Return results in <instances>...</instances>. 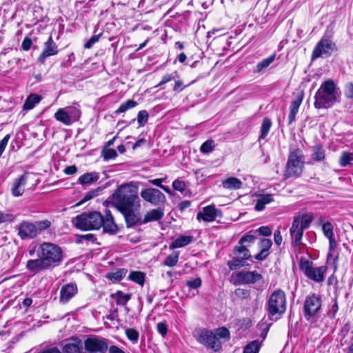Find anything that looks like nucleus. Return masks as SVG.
Instances as JSON below:
<instances>
[{"label": "nucleus", "mask_w": 353, "mask_h": 353, "mask_svg": "<svg viewBox=\"0 0 353 353\" xmlns=\"http://www.w3.org/2000/svg\"><path fill=\"white\" fill-rule=\"evenodd\" d=\"M145 274L140 271H132L128 275V279L134 283L143 285L145 282Z\"/></svg>", "instance_id": "31"}, {"label": "nucleus", "mask_w": 353, "mask_h": 353, "mask_svg": "<svg viewBox=\"0 0 353 353\" xmlns=\"http://www.w3.org/2000/svg\"><path fill=\"white\" fill-rule=\"evenodd\" d=\"M223 187L230 190H237L241 188L242 182L236 177H229L222 183Z\"/></svg>", "instance_id": "28"}, {"label": "nucleus", "mask_w": 353, "mask_h": 353, "mask_svg": "<svg viewBox=\"0 0 353 353\" xmlns=\"http://www.w3.org/2000/svg\"><path fill=\"white\" fill-rule=\"evenodd\" d=\"M72 223L81 230H99L103 225V215L97 211L83 212L72 218Z\"/></svg>", "instance_id": "3"}, {"label": "nucleus", "mask_w": 353, "mask_h": 353, "mask_svg": "<svg viewBox=\"0 0 353 353\" xmlns=\"http://www.w3.org/2000/svg\"><path fill=\"white\" fill-rule=\"evenodd\" d=\"M148 113L146 110L139 111L137 115V122L139 126H144L148 120Z\"/></svg>", "instance_id": "50"}, {"label": "nucleus", "mask_w": 353, "mask_h": 353, "mask_svg": "<svg viewBox=\"0 0 353 353\" xmlns=\"http://www.w3.org/2000/svg\"><path fill=\"white\" fill-rule=\"evenodd\" d=\"M272 245V241L268 239H262L259 243L260 252L254 258L258 261L264 260L270 254L269 250Z\"/></svg>", "instance_id": "22"}, {"label": "nucleus", "mask_w": 353, "mask_h": 353, "mask_svg": "<svg viewBox=\"0 0 353 353\" xmlns=\"http://www.w3.org/2000/svg\"><path fill=\"white\" fill-rule=\"evenodd\" d=\"M163 216V212L160 209H154L149 211L144 216L143 222L148 223L159 221Z\"/></svg>", "instance_id": "30"}, {"label": "nucleus", "mask_w": 353, "mask_h": 353, "mask_svg": "<svg viewBox=\"0 0 353 353\" xmlns=\"http://www.w3.org/2000/svg\"><path fill=\"white\" fill-rule=\"evenodd\" d=\"M187 285L192 289H196L201 285V280L200 278H196L187 282Z\"/></svg>", "instance_id": "61"}, {"label": "nucleus", "mask_w": 353, "mask_h": 353, "mask_svg": "<svg viewBox=\"0 0 353 353\" xmlns=\"http://www.w3.org/2000/svg\"><path fill=\"white\" fill-rule=\"evenodd\" d=\"M172 187L175 190L183 192L185 189V184L184 181L176 179L172 183Z\"/></svg>", "instance_id": "56"}, {"label": "nucleus", "mask_w": 353, "mask_h": 353, "mask_svg": "<svg viewBox=\"0 0 353 353\" xmlns=\"http://www.w3.org/2000/svg\"><path fill=\"white\" fill-rule=\"evenodd\" d=\"M102 227L105 232L114 233L117 230V226L110 210H105V215L103 216Z\"/></svg>", "instance_id": "23"}, {"label": "nucleus", "mask_w": 353, "mask_h": 353, "mask_svg": "<svg viewBox=\"0 0 353 353\" xmlns=\"http://www.w3.org/2000/svg\"><path fill=\"white\" fill-rule=\"evenodd\" d=\"M64 353H80L81 347L79 343H68L63 347Z\"/></svg>", "instance_id": "44"}, {"label": "nucleus", "mask_w": 353, "mask_h": 353, "mask_svg": "<svg viewBox=\"0 0 353 353\" xmlns=\"http://www.w3.org/2000/svg\"><path fill=\"white\" fill-rule=\"evenodd\" d=\"M322 300L319 295L312 294L306 297L304 303V314L306 318L314 316L321 307Z\"/></svg>", "instance_id": "11"}, {"label": "nucleus", "mask_w": 353, "mask_h": 353, "mask_svg": "<svg viewBox=\"0 0 353 353\" xmlns=\"http://www.w3.org/2000/svg\"><path fill=\"white\" fill-rule=\"evenodd\" d=\"M312 159L316 161H321L325 159V151L321 145H315L313 148Z\"/></svg>", "instance_id": "34"}, {"label": "nucleus", "mask_w": 353, "mask_h": 353, "mask_svg": "<svg viewBox=\"0 0 353 353\" xmlns=\"http://www.w3.org/2000/svg\"><path fill=\"white\" fill-rule=\"evenodd\" d=\"M77 293L76 284L68 283L63 285L60 291V302L68 303Z\"/></svg>", "instance_id": "20"}, {"label": "nucleus", "mask_w": 353, "mask_h": 353, "mask_svg": "<svg viewBox=\"0 0 353 353\" xmlns=\"http://www.w3.org/2000/svg\"><path fill=\"white\" fill-rule=\"evenodd\" d=\"M54 118L56 120L65 125H70L73 123L67 113V110H65V108L59 109L54 114Z\"/></svg>", "instance_id": "27"}, {"label": "nucleus", "mask_w": 353, "mask_h": 353, "mask_svg": "<svg viewBox=\"0 0 353 353\" xmlns=\"http://www.w3.org/2000/svg\"><path fill=\"white\" fill-rule=\"evenodd\" d=\"M112 296L115 298L117 304L121 305H125L130 299V294H125L121 291L117 292Z\"/></svg>", "instance_id": "35"}, {"label": "nucleus", "mask_w": 353, "mask_h": 353, "mask_svg": "<svg viewBox=\"0 0 353 353\" xmlns=\"http://www.w3.org/2000/svg\"><path fill=\"white\" fill-rule=\"evenodd\" d=\"M34 224L37 225V234H38L40 231L44 230H46L47 228H48L50 226L51 223L48 220H43V221L36 222V223H34Z\"/></svg>", "instance_id": "54"}, {"label": "nucleus", "mask_w": 353, "mask_h": 353, "mask_svg": "<svg viewBox=\"0 0 353 353\" xmlns=\"http://www.w3.org/2000/svg\"><path fill=\"white\" fill-rule=\"evenodd\" d=\"M27 180L28 176L26 174H24L14 180L11 187V193L13 196L19 197L23 195L25 191Z\"/></svg>", "instance_id": "18"}, {"label": "nucleus", "mask_w": 353, "mask_h": 353, "mask_svg": "<svg viewBox=\"0 0 353 353\" xmlns=\"http://www.w3.org/2000/svg\"><path fill=\"white\" fill-rule=\"evenodd\" d=\"M276 56L275 54H272L270 57L263 59L260 62H259L256 65V71L258 72H261L266 68H268L270 64H272L275 60Z\"/></svg>", "instance_id": "32"}, {"label": "nucleus", "mask_w": 353, "mask_h": 353, "mask_svg": "<svg viewBox=\"0 0 353 353\" xmlns=\"http://www.w3.org/2000/svg\"><path fill=\"white\" fill-rule=\"evenodd\" d=\"M256 234L253 233V232H250V234L247 235H244L241 238L239 241V245H243L245 243H252L256 239Z\"/></svg>", "instance_id": "53"}, {"label": "nucleus", "mask_w": 353, "mask_h": 353, "mask_svg": "<svg viewBox=\"0 0 353 353\" xmlns=\"http://www.w3.org/2000/svg\"><path fill=\"white\" fill-rule=\"evenodd\" d=\"M195 336L199 343L214 352H218L221 347V341L211 331L206 330L196 331Z\"/></svg>", "instance_id": "8"}, {"label": "nucleus", "mask_w": 353, "mask_h": 353, "mask_svg": "<svg viewBox=\"0 0 353 353\" xmlns=\"http://www.w3.org/2000/svg\"><path fill=\"white\" fill-rule=\"evenodd\" d=\"M253 233L256 234H259L260 235H263L265 236H268L271 234L272 230L268 226H261L255 231H254Z\"/></svg>", "instance_id": "55"}, {"label": "nucleus", "mask_w": 353, "mask_h": 353, "mask_svg": "<svg viewBox=\"0 0 353 353\" xmlns=\"http://www.w3.org/2000/svg\"><path fill=\"white\" fill-rule=\"evenodd\" d=\"M344 94L347 98H353V83H348L344 88Z\"/></svg>", "instance_id": "58"}, {"label": "nucleus", "mask_w": 353, "mask_h": 353, "mask_svg": "<svg viewBox=\"0 0 353 353\" xmlns=\"http://www.w3.org/2000/svg\"><path fill=\"white\" fill-rule=\"evenodd\" d=\"M26 268L33 274H37L41 271L50 269L42 257H39L37 259L28 260L26 263Z\"/></svg>", "instance_id": "19"}, {"label": "nucleus", "mask_w": 353, "mask_h": 353, "mask_svg": "<svg viewBox=\"0 0 353 353\" xmlns=\"http://www.w3.org/2000/svg\"><path fill=\"white\" fill-rule=\"evenodd\" d=\"M176 77H178V72L176 71H174L172 74H166L163 77L161 81L159 82V83L157 85V86L160 87L163 85V84L175 79Z\"/></svg>", "instance_id": "51"}, {"label": "nucleus", "mask_w": 353, "mask_h": 353, "mask_svg": "<svg viewBox=\"0 0 353 353\" xmlns=\"http://www.w3.org/2000/svg\"><path fill=\"white\" fill-rule=\"evenodd\" d=\"M272 126V121L269 118H264L261 128V135L259 139H265L268 134L270 128Z\"/></svg>", "instance_id": "36"}, {"label": "nucleus", "mask_w": 353, "mask_h": 353, "mask_svg": "<svg viewBox=\"0 0 353 353\" xmlns=\"http://www.w3.org/2000/svg\"><path fill=\"white\" fill-rule=\"evenodd\" d=\"M304 167V155L301 149L290 150L286 165L287 177L299 176Z\"/></svg>", "instance_id": "5"}, {"label": "nucleus", "mask_w": 353, "mask_h": 353, "mask_svg": "<svg viewBox=\"0 0 353 353\" xmlns=\"http://www.w3.org/2000/svg\"><path fill=\"white\" fill-rule=\"evenodd\" d=\"M261 279L262 276L256 271H239L232 275L233 283L236 285L254 283Z\"/></svg>", "instance_id": "9"}, {"label": "nucleus", "mask_w": 353, "mask_h": 353, "mask_svg": "<svg viewBox=\"0 0 353 353\" xmlns=\"http://www.w3.org/2000/svg\"><path fill=\"white\" fill-rule=\"evenodd\" d=\"M100 34L93 35L85 44L84 48L86 49L91 48L94 43L99 40Z\"/></svg>", "instance_id": "59"}, {"label": "nucleus", "mask_w": 353, "mask_h": 353, "mask_svg": "<svg viewBox=\"0 0 353 353\" xmlns=\"http://www.w3.org/2000/svg\"><path fill=\"white\" fill-rule=\"evenodd\" d=\"M137 105V103L133 100L128 99L125 102L121 103L119 108L116 110V114H120L126 112L129 109L134 108Z\"/></svg>", "instance_id": "40"}, {"label": "nucleus", "mask_w": 353, "mask_h": 353, "mask_svg": "<svg viewBox=\"0 0 353 353\" xmlns=\"http://www.w3.org/2000/svg\"><path fill=\"white\" fill-rule=\"evenodd\" d=\"M41 99V97L37 94H31L26 99L23 108L25 110H30L34 108L36 104L39 103Z\"/></svg>", "instance_id": "29"}, {"label": "nucleus", "mask_w": 353, "mask_h": 353, "mask_svg": "<svg viewBox=\"0 0 353 353\" xmlns=\"http://www.w3.org/2000/svg\"><path fill=\"white\" fill-rule=\"evenodd\" d=\"M300 269L308 279L317 283L324 281L327 271L326 266L314 267L310 261L305 259L301 260Z\"/></svg>", "instance_id": "7"}, {"label": "nucleus", "mask_w": 353, "mask_h": 353, "mask_svg": "<svg viewBox=\"0 0 353 353\" xmlns=\"http://www.w3.org/2000/svg\"><path fill=\"white\" fill-rule=\"evenodd\" d=\"M215 148L214 141L212 139L205 141L200 148L201 152L203 154H208L212 152Z\"/></svg>", "instance_id": "41"}, {"label": "nucleus", "mask_w": 353, "mask_h": 353, "mask_svg": "<svg viewBox=\"0 0 353 353\" xmlns=\"http://www.w3.org/2000/svg\"><path fill=\"white\" fill-rule=\"evenodd\" d=\"M353 161V154L350 152H343L340 157V165L343 167H345Z\"/></svg>", "instance_id": "42"}, {"label": "nucleus", "mask_w": 353, "mask_h": 353, "mask_svg": "<svg viewBox=\"0 0 353 353\" xmlns=\"http://www.w3.org/2000/svg\"><path fill=\"white\" fill-rule=\"evenodd\" d=\"M13 220V216L10 214H6L0 210V223L11 221Z\"/></svg>", "instance_id": "63"}, {"label": "nucleus", "mask_w": 353, "mask_h": 353, "mask_svg": "<svg viewBox=\"0 0 353 353\" xmlns=\"http://www.w3.org/2000/svg\"><path fill=\"white\" fill-rule=\"evenodd\" d=\"M37 252L38 257H42L50 268L59 265L63 261L61 248L52 243H42L39 246Z\"/></svg>", "instance_id": "4"}, {"label": "nucleus", "mask_w": 353, "mask_h": 353, "mask_svg": "<svg viewBox=\"0 0 353 353\" xmlns=\"http://www.w3.org/2000/svg\"><path fill=\"white\" fill-rule=\"evenodd\" d=\"M67 110V113L71 119L72 122L74 123L77 121L81 116V111L76 107H67L65 108Z\"/></svg>", "instance_id": "39"}, {"label": "nucleus", "mask_w": 353, "mask_h": 353, "mask_svg": "<svg viewBox=\"0 0 353 353\" xmlns=\"http://www.w3.org/2000/svg\"><path fill=\"white\" fill-rule=\"evenodd\" d=\"M99 176H100L99 172H87L79 177L78 182L82 185H90L94 182L97 181L99 179Z\"/></svg>", "instance_id": "25"}, {"label": "nucleus", "mask_w": 353, "mask_h": 353, "mask_svg": "<svg viewBox=\"0 0 353 353\" xmlns=\"http://www.w3.org/2000/svg\"><path fill=\"white\" fill-rule=\"evenodd\" d=\"M329 239V252L327 254V260H330L332 256V252L335 250L336 247V242L334 239V236L331 237V239Z\"/></svg>", "instance_id": "57"}, {"label": "nucleus", "mask_w": 353, "mask_h": 353, "mask_svg": "<svg viewBox=\"0 0 353 353\" xmlns=\"http://www.w3.org/2000/svg\"><path fill=\"white\" fill-rule=\"evenodd\" d=\"M336 49L335 43L330 39L323 37L314 48L312 57L316 59L320 57H327Z\"/></svg>", "instance_id": "10"}, {"label": "nucleus", "mask_w": 353, "mask_h": 353, "mask_svg": "<svg viewBox=\"0 0 353 353\" xmlns=\"http://www.w3.org/2000/svg\"><path fill=\"white\" fill-rule=\"evenodd\" d=\"M140 194L143 200L154 205L163 204L166 201L164 194L155 188L142 190Z\"/></svg>", "instance_id": "13"}, {"label": "nucleus", "mask_w": 353, "mask_h": 353, "mask_svg": "<svg viewBox=\"0 0 353 353\" xmlns=\"http://www.w3.org/2000/svg\"><path fill=\"white\" fill-rule=\"evenodd\" d=\"M234 252L236 253L241 260H247L250 258V253L246 247L243 245H240L234 248Z\"/></svg>", "instance_id": "38"}, {"label": "nucleus", "mask_w": 353, "mask_h": 353, "mask_svg": "<svg viewBox=\"0 0 353 353\" xmlns=\"http://www.w3.org/2000/svg\"><path fill=\"white\" fill-rule=\"evenodd\" d=\"M290 233L294 243L299 245L302 240L303 234V230L301 225V216H298L294 217L290 230Z\"/></svg>", "instance_id": "17"}, {"label": "nucleus", "mask_w": 353, "mask_h": 353, "mask_svg": "<svg viewBox=\"0 0 353 353\" xmlns=\"http://www.w3.org/2000/svg\"><path fill=\"white\" fill-rule=\"evenodd\" d=\"M125 334L128 339L133 343H137L139 340V332L132 328H128L125 330Z\"/></svg>", "instance_id": "47"}, {"label": "nucleus", "mask_w": 353, "mask_h": 353, "mask_svg": "<svg viewBox=\"0 0 353 353\" xmlns=\"http://www.w3.org/2000/svg\"><path fill=\"white\" fill-rule=\"evenodd\" d=\"M303 99V93H299L296 97L292 101L290 106V113L288 115L289 124L294 121L296 115L299 112L301 104Z\"/></svg>", "instance_id": "21"}, {"label": "nucleus", "mask_w": 353, "mask_h": 353, "mask_svg": "<svg viewBox=\"0 0 353 353\" xmlns=\"http://www.w3.org/2000/svg\"><path fill=\"white\" fill-rule=\"evenodd\" d=\"M85 349L90 352L105 353L108 344L105 339L98 336L88 337L84 341Z\"/></svg>", "instance_id": "12"}, {"label": "nucleus", "mask_w": 353, "mask_h": 353, "mask_svg": "<svg viewBox=\"0 0 353 353\" xmlns=\"http://www.w3.org/2000/svg\"><path fill=\"white\" fill-rule=\"evenodd\" d=\"M268 309L272 316L281 315L286 310L285 294L282 290H276L273 292L268 300Z\"/></svg>", "instance_id": "6"}, {"label": "nucleus", "mask_w": 353, "mask_h": 353, "mask_svg": "<svg viewBox=\"0 0 353 353\" xmlns=\"http://www.w3.org/2000/svg\"><path fill=\"white\" fill-rule=\"evenodd\" d=\"M214 333L219 341L220 339H224L225 341H226L230 338V332L225 327H221L216 330V332Z\"/></svg>", "instance_id": "48"}, {"label": "nucleus", "mask_w": 353, "mask_h": 353, "mask_svg": "<svg viewBox=\"0 0 353 353\" xmlns=\"http://www.w3.org/2000/svg\"><path fill=\"white\" fill-rule=\"evenodd\" d=\"M157 330L159 333L164 336L167 334L168 332V327L165 323L159 322L157 323Z\"/></svg>", "instance_id": "60"}, {"label": "nucleus", "mask_w": 353, "mask_h": 353, "mask_svg": "<svg viewBox=\"0 0 353 353\" xmlns=\"http://www.w3.org/2000/svg\"><path fill=\"white\" fill-rule=\"evenodd\" d=\"M18 235L22 240L35 238L37 234V225L30 221H23L17 225Z\"/></svg>", "instance_id": "14"}, {"label": "nucleus", "mask_w": 353, "mask_h": 353, "mask_svg": "<svg viewBox=\"0 0 353 353\" xmlns=\"http://www.w3.org/2000/svg\"><path fill=\"white\" fill-rule=\"evenodd\" d=\"M257 199L254 206L256 211H262L265 205L274 201V195L272 194H259L256 195Z\"/></svg>", "instance_id": "24"}, {"label": "nucleus", "mask_w": 353, "mask_h": 353, "mask_svg": "<svg viewBox=\"0 0 353 353\" xmlns=\"http://www.w3.org/2000/svg\"><path fill=\"white\" fill-rule=\"evenodd\" d=\"M127 270L125 269L119 270L114 272H112L109 275V278L111 280H114L115 281H119L121 280L126 274Z\"/></svg>", "instance_id": "49"}, {"label": "nucleus", "mask_w": 353, "mask_h": 353, "mask_svg": "<svg viewBox=\"0 0 353 353\" xmlns=\"http://www.w3.org/2000/svg\"><path fill=\"white\" fill-rule=\"evenodd\" d=\"M32 43V40L28 37H26L22 42L21 48L23 50L28 51L30 49Z\"/></svg>", "instance_id": "64"}, {"label": "nucleus", "mask_w": 353, "mask_h": 353, "mask_svg": "<svg viewBox=\"0 0 353 353\" xmlns=\"http://www.w3.org/2000/svg\"><path fill=\"white\" fill-rule=\"evenodd\" d=\"M261 348V343L259 341H253L249 343L243 350V353H259Z\"/></svg>", "instance_id": "37"}, {"label": "nucleus", "mask_w": 353, "mask_h": 353, "mask_svg": "<svg viewBox=\"0 0 353 353\" xmlns=\"http://www.w3.org/2000/svg\"><path fill=\"white\" fill-rule=\"evenodd\" d=\"M111 202L123 215L128 228L134 226L139 221L137 212L140 208L138 188L132 182L120 185L111 196Z\"/></svg>", "instance_id": "1"}, {"label": "nucleus", "mask_w": 353, "mask_h": 353, "mask_svg": "<svg viewBox=\"0 0 353 353\" xmlns=\"http://www.w3.org/2000/svg\"><path fill=\"white\" fill-rule=\"evenodd\" d=\"M58 53V46L52 39V37H49L47 41L44 43L42 52L38 57V61L43 63L46 58L56 55Z\"/></svg>", "instance_id": "16"}, {"label": "nucleus", "mask_w": 353, "mask_h": 353, "mask_svg": "<svg viewBox=\"0 0 353 353\" xmlns=\"http://www.w3.org/2000/svg\"><path fill=\"white\" fill-rule=\"evenodd\" d=\"M97 190H92V191L87 192L85 194V195L84 196L83 199L81 201V202H79V203L78 205H81V204L92 199V198H94L95 196L97 195Z\"/></svg>", "instance_id": "62"}, {"label": "nucleus", "mask_w": 353, "mask_h": 353, "mask_svg": "<svg viewBox=\"0 0 353 353\" xmlns=\"http://www.w3.org/2000/svg\"><path fill=\"white\" fill-rule=\"evenodd\" d=\"M312 221V218L311 216L303 215L301 216V225L303 231L310 227Z\"/></svg>", "instance_id": "52"}, {"label": "nucleus", "mask_w": 353, "mask_h": 353, "mask_svg": "<svg viewBox=\"0 0 353 353\" xmlns=\"http://www.w3.org/2000/svg\"><path fill=\"white\" fill-rule=\"evenodd\" d=\"M323 234L327 238L331 239L334 236L333 225L330 222L324 223L322 225Z\"/></svg>", "instance_id": "45"}, {"label": "nucleus", "mask_w": 353, "mask_h": 353, "mask_svg": "<svg viewBox=\"0 0 353 353\" xmlns=\"http://www.w3.org/2000/svg\"><path fill=\"white\" fill-rule=\"evenodd\" d=\"M179 259V252H174L172 254H169L163 261V264L168 267H174L175 266Z\"/></svg>", "instance_id": "33"}, {"label": "nucleus", "mask_w": 353, "mask_h": 353, "mask_svg": "<svg viewBox=\"0 0 353 353\" xmlns=\"http://www.w3.org/2000/svg\"><path fill=\"white\" fill-rule=\"evenodd\" d=\"M222 212L220 210L216 208L214 205H210L203 208L202 210L196 215L198 221L204 222H212L217 217H221Z\"/></svg>", "instance_id": "15"}, {"label": "nucleus", "mask_w": 353, "mask_h": 353, "mask_svg": "<svg viewBox=\"0 0 353 353\" xmlns=\"http://www.w3.org/2000/svg\"><path fill=\"white\" fill-rule=\"evenodd\" d=\"M192 240V236H179L174 241H172V243L170 245V248L171 249L183 248L190 243Z\"/></svg>", "instance_id": "26"}, {"label": "nucleus", "mask_w": 353, "mask_h": 353, "mask_svg": "<svg viewBox=\"0 0 353 353\" xmlns=\"http://www.w3.org/2000/svg\"><path fill=\"white\" fill-rule=\"evenodd\" d=\"M243 261L244 260H241L239 256H236V257L228 262V265L231 270H236L243 266Z\"/></svg>", "instance_id": "43"}, {"label": "nucleus", "mask_w": 353, "mask_h": 353, "mask_svg": "<svg viewBox=\"0 0 353 353\" xmlns=\"http://www.w3.org/2000/svg\"><path fill=\"white\" fill-rule=\"evenodd\" d=\"M340 97V92L334 82L331 80L324 81L315 94L314 107L317 109L332 107Z\"/></svg>", "instance_id": "2"}, {"label": "nucleus", "mask_w": 353, "mask_h": 353, "mask_svg": "<svg viewBox=\"0 0 353 353\" xmlns=\"http://www.w3.org/2000/svg\"><path fill=\"white\" fill-rule=\"evenodd\" d=\"M103 158L105 161L115 159L117 157V153L115 150L112 148H105L102 150Z\"/></svg>", "instance_id": "46"}]
</instances>
